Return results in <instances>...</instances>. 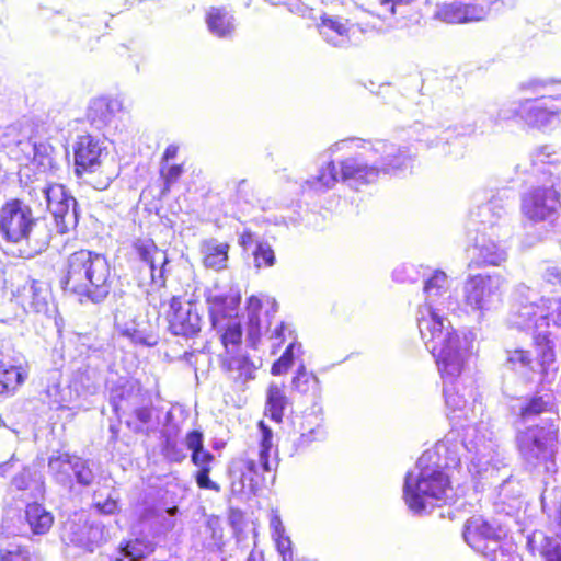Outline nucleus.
Here are the masks:
<instances>
[{
  "label": "nucleus",
  "instance_id": "f257e3e1",
  "mask_svg": "<svg viewBox=\"0 0 561 561\" xmlns=\"http://www.w3.org/2000/svg\"><path fill=\"white\" fill-rule=\"evenodd\" d=\"M439 339V335L436 336ZM430 343L427 351L435 358L444 382L446 408L454 413L453 419L460 422L465 431L461 437L451 430L436 445L425 450L417 459L414 469L407 472L403 483V499L409 510L416 515L428 512L434 501L447 497L450 491L449 470L460 465L465 453L471 454V462L479 474L500 471L505 467V458L493 440L488 424L478 420L477 410L482 412V403L473 398V389L466 385L465 369L468 350L463 340L444 344V340Z\"/></svg>",
  "mask_w": 561,
  "mask_h": 561
},
{
  "label": "nucleus",
  "instance_id": "f03ea898",
  "mask_svg": "<svg viewBox=\"0 0 561 561\" xmlns=\"http://www.w3.org/2000/svg\"><path fill=\"white\" fill-rule=\"evenodd\" d=\"M344 148H357L362 151L340 161L337 170L334 161H328L318 174L308 179L306 184L318 193L332 188L339 180L355 190L375 183L379 175L398 174L408 169L412 162V153L408 147H401L386 140L374 142L359 138L343 139L332 145L328 151L330 157Z\"/></svg>",
  "mask_w": 561,
  "mask_h": 561
},
{
  "label": "nucleus",
  "instance_id": "7ed1b4c3",
  "mask_svg": "<svg viewBox=\"0 0 561 561\" xmlns=\"http://www.w3.org/2000/svg\"><path fill=\"white\" fill-rule=\"evenodd\" d=\"M61 288L78 297L80 302H103L112 290L111 266L105 255L81 249L66 261Z\"/></svg>",
  "mask_w": 561,
  "mask_h": 561
},
{
  "label": "nucleus",
  "instance_id": "20e7f679",
  "mask_svg": "<svg viewBox=\"0 0 561 561\" xmlns=\"http://www.w3.org/2000/svg\"><path fill=\"white\" fill-rule=\"evenodd\" d=\"M0 234L5 242L24 245L33 256L49 247L54 229L46 217H35L24 201L11 198L0 208Z\"/></svg>",
  "mask_w": 561,
  "mask_h": 561
},
{
  "label": "nucleus",
  "instance_id": "39448f33",
  "mask_svg": "<svg viewBox=\"0 0 561 561\" xmlns=\"http://www.w3.org/2000/svg\"><path fill=\"white\" fill-rule=\"evenodd\" d=\"M448 289L449 280L445 272L434 270L428 275H424L425 301L417 312V325L426 347H430V343L435 344L437 335H439L438 340H444V344L462 341L444 316V310H448L451 304Z\"/></svg>",
  "mask_w": 561,
  "mask_h": 561
},
{
  "label": "nucleus",
  "instance_id": "423d86ee",
  "mask_svg": "<svg viewBox=\"0 0 561 561\" xmlns=\"http://www.w3.org/2000/svg\"><path fill=\"white\" fill-rule=\"evenodd\" d=\"M520 457L529 470L553 471L559 445V425L556 421L527 426L516 434Z\"/></svg>",
  "mask_w": 561,
  "mask_h": 561
},
{
  "label": "nucleus",
  "instance_id": "0eeeda50",
  "mask_svg": "<svg viewBox=\"0 0 561 561\" xmlns=\"http://www.w3.org/2000/svg\"><path fill=\"white\" fill-rule=\"evenodd\" d=\"M561 181L550 172V178L543 183L527 190L522 196L520 209L530 221L553 222L559 217L561 208Z\"/></svg>",
  "mask_w": 561,
  "mask_h": 561
},
{
  "label": "nucleus",
  "instance_id": "6e6552de",
  "mask_svg": "<svg viewBox=\"0 0 561 561\" xmlns=\"http://www.w3.org/2000/svg\"><path fill=\"white\" fill-rule=\"evenodd\" d=\"M513 192L508 188L497 191L488 202L470 211V220L478 225V232H496V237L511 238L513 230L508 222Z\"/></svg>",
  "mask_w": 561,
  "mask_h": 561
},
{
  "label": "nucleus",
  "instance_id": "1a4fd4ad",
  "mask_svg": "<svg viewBox=\"0 0 561 561\" xmlns=\"http://www.w3.org/2000/svg\"><path fill=\"white\" fill-rule=\"evenodd\" d=\"M41 192L45 198L46 209L51 215L58 234L75 230L79 222V205L71 192L62 184L47 183Z\"/></svg>",
  "mask_w": 561,
  "mask_h": 561
},
{
  "label": "nucleus",
  "instance_id": "9d476101",
  "mask_svg": "<svg viewBox=\"0 0 561 561\" xmlns=\"http://www.w3.org/2000/svg\"><path fill=\"white\" fill-rule=\"evenodd\" d=\"M540 309L539 293L525 284H518L513 291L507 322L519 331L540 332Z\"/></svg>",
  "mask_w": 561,
  "mask_h": 561
},
{
  "label": "nucleus",
  "instance_id": "9b49d317",
  "mask_svg": "<svg viewBox=\"0 0 561 561\" xmlns=\"http://www.w3.org/2000/svg\"><path fill=\"white\" fill-rule=\"evenodd\" d=\"M504 278L500 274H477L468 277L463 285V297L473 310H488L500 300Z\"/></svg>",
  "mask_w": 561,
  "mask_h": 561
},
{
  "label": "nucleus",
  "instance_id": "f8f14e48",
  "mask_svg": "<svg viewBox=\"0 0 561 561\" xmlns=\"http://www.w3.org/2000/svg\"><path fill=\"white\" fill-rule=\"evenodd\" d=\"M48 469L56 481L62 485L71 484L72 477L82 486L91 485L94 480L90 461L67 453L50 456Z\"/></svg>",
  "mask_w": 561,
  "mask_h": 561
},
{
  "label": "nucleus",
  "instance_id": "ddd939ff",
  "mask_svg": "<svg viewBox=\"0 0 561 561\" xmlns=\"http://www.w3.org/2000/svg\"><path fill=\"white\" fill-rule=\"evenodd\" d=\"M167 320L171 334L185 339L195 337L202 329V318L197 306L176 296L169 301Z\"/></svg>",
  "mask_w": 561,
  "mask_h": 561
},
{
  "label": "nucleus",
  "instance_id": "4468645a",
  "mask_svg": "<svg viewBox=\"0 0 561 561\" xmlns=\"http://www.w3.org/2000/svg\"><path fill=\"white\" fill-rule=\"evenodd\" d=\"M556 96L524 99V116L522 124L537 130H547L560 123L561 105Z\"/></svg>",
  "mask_w": 561,
  "mask_h": 561
},
{
  "label": "nucleus",
  "instance_id": "2eb2a0df",
  "mask_svg": "<svg viewBox=\"0 0 561 561\" xmlns=\"http://www.w3.org/2000/svg\"><path fill=\"white\" fill-rule=\"evenodd\" d=\"M73 171L77 178L92 174L100 170L105 151L103 141L85 134L77 137L73 146Z\"/></svg>",
  "mask_w": 561,
  "mask_h": 561
},
{
  "label": "nucleus",
  "instance_id": "dca6fc26",
  "mask_svg": "<svg viewBox=\"0 0 561 561\" xmlns=\"http://www.w3.org/2000/svg\"><path fill=\"white\" fill-rule=\"evenodd\" d=\"M507 239L496 237V232H478L472 247L471 264L477 266H500L506 262L508 257Z\"/></svg>",
  "mask_w": 561,
  "mask_h": 561
},
{
  "label": "nucleus",
  "instance_id": "f3484780",
  "mask_svg": "<svg viewBox=\"0 0 561 561\" xmlns=\"http://www.w3.org/2000/svg\"><path fill=\"white\" fill-rule=\"evenodd\" d=\"M115 327L121 335L129 339L136 345L154 346L159 337L154 325L146 316L123 313L115 316Z\"/></svg>",
  "mask_w": 561,
  "mask_h": 561
},
{
  "label": "nucleus",
  "instance_id": "a211bd4d",
  "mask_svg": "<svg viewBox=\"0 0 561 561\" xmlns=\"http://www.w3.org/2000/svg\"><path fill=\"white\" fill-rule=\"evenodd\" d=\"M318 30L322 38L334 47H346L355 44L354 36L362 32L358 24L350 23L348 20L323 13L320 18Z\"/></svg>",
  "mask_w": 561,
  "mask_h": 561
},
{
  "label": "nucleus",
  "instance_id": "6ab92c4d",
  "mask_svg": "<svg viewBox=\"0 0 561 561\" xmlns=\"http://www.w3.org/2000/svg\"><path fill=\"white\" fill-rule=\"evenodd\" d=\"M134 249L140 261L149 266L151 282L160 287L165 286L170 263L167 251L159 249L151 239L136 240Z\"/></svg>",
  "mask_w": 561,
  "mask_h": 561
},
{
  "label": "nucleus",
  "instance_id": "aec40b11",
  "mask_svg": "<svg viewBox=\"0 0 561 561\" xmlns=\"http://www.w3.org/2000/svg\"><path fill=\"white\" fill-rule=\"evenodd\" d=\"M462 537L472 549L482 553L491 545V541L502 539L503 530L494 527L481 516H472L465 524Z\"/></svg>",
  "mask_w": 561,
  "mask_h": 561
},
{
  "label": "nucleus",
  "instance_id": "412c9836",
  "mask_svg": "<svg viewBox=\"0 0 561 561\" xmlns=\"http://www.w3.org/2000/svg\"><path fill=\"white\" fill-rule=\"evenodd\" d=\"M221 368L239 388L255 379V371L257 370V366L247 354L232 351H228L221 356Z\"/></svg>",
  "mask_w": 561,
  "mask_h": 561
},
{
  "label": "nucleus",
  "instance_id": "4be33fe9",
  "mask_svg": "<svg viewBox=\"0 0 561 561\" xmlns=\"http://www.w3.org/2000/svg\"><path fill=\"white\" fill-rule=\"evenodd\" d=\"M123 110V101L118 98L101 96L90 102L87 119L98 130L110 125L115 115Z\"/></svg>",
  "mask_w": 561,
  "mask_h": 561
},
{
  "label": "nucleus",
  "instance_id": "5701e85b",
  "mask_svg": "<svg viewBox=\"0 0 561 561\" xmlns=\"http://www.w3.org/2000/svg\"><path fill=\"white\" fill-rule=\"evenodd\" d=\"M23 518L25 529H19L20 533L28 530L32 535H46L54 525V515L38 500L27 502Z\"/></svg>",
  "mask_w": 561,
  "mask_h": 561
},
{
  "label": "nucleus",
  "instance_id": "b1692460",
  "mask_svg": "<svg viewBox=\"0 0 561 561\" xmlns=\"http://www.w3.org/2000/svg\"><path fill=\"white\" fill-rule=\"evenodd\" d=\"M111 405L116 413H127L135 404L146 401L140 383L137 380H125L111 390Z\"/></svg>",
  "mask_w": 561,
  "mask_h": 561
},
{
  "label": "nucleus",
  "instance_id": "393cba45",
  "mask_svg": "<svg viewBox=\"0 0 561 561\" xmlns=\"http://www.w3.org/2000/svg\"><path fill=\"white\" fill-rule=\"evenodd\" d=\"M15 490L23 491L26 500H43L45 495V482L42 472L35 468L25 467L11 480Z\"/></svg>",
  "mask_w": 561,
  "mask_h": 561
},
{
  "label": "nucleus",
  "instance_id": "a878e982",
  "mask_svg": "<svg viewBox=\"0 0 561 561\" xmlns=\"http://www.w3.org/2000/svg\"><path fill=\"white\" fill-rule=\"evenodd\" d=\"M176 512V507L160 510L154 505H146L140 511L138 518L141 524L151 530L153 536H158L174 527L173 516Z\"/></svg>",
  "mask_w": 561,
  "mask_h": 561
},
{
  "label": "nucleus",
  "instance_id": "bb28decb",
  "mask_svg": "<svg viewBox=\"0 0 561 561\" xmlns=\"http://www.w3.org/2000/svg\"><path fill=\"white\" fill-rule=\"evenodd\" d=\"M24 302L36 313H45L48 311L50 289L46 282L30 279L23 287L21 293Z\"/></svg>",
  "mask_w": 561,
  "mask_h": 561
},
{
  "label": "nucleus",
  "instance_id": "cd10ccee",
  "mask_svg": "<svg viewBox=\"0 0 561 561\" xmlns=\"http://www.w3.org/2000/svg\"><path fill=\"white\" fill-rule=\"evenodd\" d=\"M528 545L543 561H561V540L558 537L535 531L529 537Z\"/></svg>",
  "mask_w": 561,
  "mask_h": 561
},
{
  "label": "nucleus",
  "instance_id": "c85d7f7f",
  "mask_svg": "<svg viewBox=\"0 0 561 561\" xmlns=\"http://www.w3.org/2000/svg\"><path fill=\"white\" fill-rule=\"evenodd\" d=\"M203 263L207 268L221 271L227 267L229 244L217 239L205 240L201 245Z\"/></svg>",
  "mask_w": 561,
  "mask_h": 561
},
{
  "label": "nucleus",
  "instance_id": "c756f323",
  "mask_svg": "<svg viewBox=\"0 0 561 561\" xmlns=\"http://www.w3.org/2000/svg\"><path fill=\"white\" fill-rule=\"evenodd\" d=\"M206 24L209 32L219 38L229 37L234 31V18L225 8H210L206 13Z\"/></svg>",
  "mask_w": 561,
  "mask_h": 561
},
{
  "label": "nucleus",
  "instance_id": "7c9ffc66",
  "mask_svg": "<svg viewBox=\"0 0 561 561\" xmlns=\"http://www.w3.org/2000/svg\"><path fill=\"white\" fill-rule=\"evenodd\" d=\"M289 404L283 385L271 382L266 390L265 414L276 423L283 421L284 412Z\"/></svg>",
  "mask_w": 561,
  "mask_h": 561
},
{
  "label": "nucleus",
  "instance_id": "2f4dec72",
  "mask_svg": "<svg viewBox=\"0 0 561 561\" xmlns=\"http://www.w3.org/2000/svg\"><path fill=\"white\" fill-rule=\"evenodd\" d=\"M533 162L543 175L548 174L550 178V172H552L560 178L561 151L553 146L545 145L537 148L533 153Z\"/></svg>",
  "mask_w": 561,
  "mask_h": 561
},
{
  "label": "nucleus",
  "instance_id": "473e14b6",
  "mask_svg": "<svg viewBox=\"0 0 561 561\" xmlns=\"http://www.w3.org/2000/svg\"><path fill=\"white\" fill-rule=\"evenodd\" d=\"M291 389L301 396H309L312 400L319 399L321 394L319 378L308 371L304 364L299 365L291 379Z\"/></svg>",
  "mask_w": 561,
  "mask_h": 561
},
{
  "label": "nucleus",
  "instance_id": "72a5a7b5",
  "mask_svg": "<svg viewBox=\"0 0 561 561\" xmlns=\"http://www.w3.org/2000/svg\"><path fill=\"white\" fill-rule=\"evenodd\" d=\"M206 304L213 328L219 329L220 323L230 317L237 302L233 299L229 300L224 294L208 293Z\"/></svg>",
  "mask_w": 561,
  "mask_h": 561
},
{
  "label": "nucleus",
  "instance_id": "f704fd0d",
  "mask_svg": "<svg viewBox=\"0 0 561 561\" xmlns=\"http://www.w3.org/2000/svg\"><path fill=\"white\" fill-rule=\"evenodd\" d=\"M551 408L552 402L548 394L527 397L518 408V420L524 424L529 423L541 413L550 411Z\"/></svg>",
  "mask_w": 561,
  "mask_h": 561
},
{
  "label": "nucleus",
  "instance_id": "c9c22d12",
  "mask_svg": "<svg viewBox=\"0 0 561 561\" xmlns=\"http://www.w3.org/2000/svg\"><path fill=\"white\" fill-rule=\"evenodd\" d=\"M259 430L261 434L259 450L260 467L263 469V471L271 472L277 466L276 457L271 459L274 436L273 431L263 421H260Z\"/></svg>",
  "mask_w": 561,
  "mask_h": 561
},
{
  "label": "nucleus",
  "instance_id": "e433bc0d",
  "mask_svg": "<svg viewBox=\"0 0 561 561\" xmlns=\"http://www.w3.org/2000/svg\"><path fill=\"white\" fill-rule=\"evenodd\" d=\"M446 131H439L433 126H426L416 122L411 126V136L419 142H423L426 148H435L439 145H447L448 140L443 137Z\"/></svg>",
  "mask_w": 561,
  "mask_h": 561
},
{
  "label": "nucleus",
  "instance_id": "4c0bfd02",
  "mask_svg": "<svg viewBox=\"0 0 561 561\" xmlns=\"http://www.w3.org/2000/svg\"><path fill=\"white\" fill-rule=\"evenodd\" d=\"M503 366L520 375H526L529 370H534L529 352L522 348L506 350Z\"/></svg>",
  "mask_w": 561,
  "mask_h": 561
},
{
  "label": "nucleus",
  "instance_id": "58836bf2",
  "mask_svg": "<svg viewBox=\"0 0 561 561\" xmlns=\"http://www.w3.org/2000/svg\"><path fill=\"white\" fill-rule=\"evenodd\" d=\"M26 375L22 367L9 365L0 368V396L12 393L25 381Z\"/></svg>",
  "mask_w": 561,
  "mask_h": 561
},
{
  "label": "nucleus",
  "instance_id": "ea45409f",
  "mask_svg": "<svg viewBox=\"0 0 561 561\" xmlns=\"http://www.w3.org/2000/svg\"><path fill=\"white\" fill-rule=\"evenodd\" d=\"M540 308L539 323L542 329L550 324L561 327V298L540 297Z\"/></svg>",
  "mask_w": 561,
  "mask_h": 561
},
{
  "label": "nucleus",
  "instance_id": "a19ab883",
  "mask_svg": "<svg viewBox=\"0 0 561 561\" xmlns=\"http://www.w3.org/2000/svg\"><path fill=\"white\" fill-rule=\"evenodd\" d=\"M524 99L507 100L499 105L495 114H491L495 123L516 122L522 123L524 116Z\"/></svg>",
  "mask_w": 561,
  "mask_h": 561
},
{
  "label": "nucleus",
  "instance_id": "79ce46f5",
  "mask_svg": "<svg viewBox=\"0 0 561 561\" xmlns=\"http://www.w3.org/2000/svg\"><path fill=\"white\" fill-rule=\"evenodd\" d=\"M0 561H38L28 547L20 542L4 541L0 543Z\"/></svg>",
  "mask_w": 561,
  "mask_h": 561
},
{
  "label": "nucleus",
  "instance_id": "37998d69",
  "mask_svg": "<svg viewBox=\"0 0 561 561\" xmlns=\"http://www.w3.org/2000/svg\"><path fill=\"white\" fill-rule=\"evenodd\" d=\"M490 561H519L516 548L512 542L501 540L491 541L488 549L482 552Z\"/></svg>",
  "mask_w": 561,
  "mask_h": 561
},
{
  "label": "nucleus",
  "instance_id": "c03bdc74",
  "mask_svg": "<svg viewBox=\"0 0 561 561\" xmlns=\"http://www.w3.org/2000/svg\"><path fill=\"white\" fill-rule=\"evenodd\" d=\"M534 340L538 347V357L540 360L541 373L546 375L556 356L553 351V343L548 339L546 332H538Z\"/></svg>",
  "mask_w": 561,
  "mask_h": 561
},
{
  "label": "nucleus",
  "instance_id": "a18cd8bd",
  "mask_svg": "<svg viewBox=\"0 0 561 561\" xmlns=\"http://www.w3.org/2000/svg\"><path fill=\"white\" fill-rule=\"evenodd\" d=\"M301 344L296 342V336L293 337V341L286 347L283 355L274 362L271 368V373L274 376H280L285 374L294 364L295 356L297 352H300Z\"/></svg>",
  "mask_w": 561,
  "mask_h": 561
},
{
  "label": "nucleus",
  "instance_id": "49530a36",
  "mask_svg": "<svg viewBox=\"0 0 561 561\" xmlns=\"http://www.w3.org/2000/svg\"><path fill=\"white\" fill-rule=\"evenodd\" d=\"M217 330H224L221 343L226 348V353H228V351L234 352V348H239L242 337V327L239 322L229 321L226 325L220 324Z\"/></svg>",
  "mask_w": 561,
  "mask_h": 561
},
{
  "label": "nucleus",
  "instance_id": "de8ad7c7",
  "mask_svg": "<svg viewBox=\"0 0 561 561\" xmlns=\"http://www.w3.org/2000/svg\"><path fill=\"white\" fill-rule=\"evenodd\" d=\"M127 413L133 414L139 424H133L131 421H127V426L136 433L144 431V425L148 424L152 417V404L146 398L140 404L133 405Z\"/></svg>",
  "mask_w": 561,
  "mask_h": 561
},
{
  "label": "nucleus",
  "instance_id": "09e8293b",
  "mask_svg": "<svg viewBox=\"0 0 561 561\" xmlns=\"http://www.w3.org/2000/svg\"><path fill=\"white\" fill-rule=\"evenodd\" d=\"M413 1L414 0H375L371 3L374 7L373 13L380 19L387 20Z\"/></svg>",
  "mask_w": 561,
  "mask_h": 561
},
{
  "label": "nucleus",
  "instance_id": "8fccbe9b",
  "mask_svg": "<svg viewBox=\"0 0 561 561\" xmlns=\"http://www.w3.org/2000/svg\"><path fill=\"white\" fill-rule=\"evenodd\" d=\"M327 438V431L323 426V417L316 416L314 427L309 432H301L294 445L297 449L307 448L313 442H322Z\"/></svg>",
  "mask_w": 561,
  "mask_h": 561
},
{
  "label": "nucleus",
  "instance_id": "3c124183",
  "mask_svg": "<svg viewBox=\"0 0 561 561\" xmlns=\"http://www.w3.org/2000/svg\"><path fill=\"white\" fill-rule=\"evenodd\" d=\"M154 547L149 541L140 539L131 540L126 542L122 547V553L129 561H140L153 551Z\"/></svg>",
  "mask_w": 561,
  "mask_h": 561
},
{
  "label": "nucleus",
  "instance_id": "603ef678",
  "mask_svg": "<svg viewBox=\"0 0 561 561\" xmlns=\"http://www.w3.org/2000/svg\"><path fill=\"white\" fill-rule=\"evenodd\" d=\"M252 254L254 259V266L257 270L263 267H272L276 263L275 252L271 244L266 241H256Z\"/></svg>",
  "mask_w": 561,
  "mask_h": 561
},
{
  "label": "nucleus",
  "instance_id": "864d4df0",
  "mask_svg": "<svg viewBox=\"0 0 561 561\" xmlns=\"http://www.w3.org/2000/svg\"><path fill=\"white\" fill-rule=\"evenodd\" d=\"M263 478L259 473V465L254 460H247L241 474L242 489L248 488L250 492L255 493Z\"/></svg>",
  "mask_w": 561,
  "mask_h": 561
},
{
  "label": "nucleus",
  "instance_id": "5fc2aeb1",
  "mask_svg": "<svg viewBox=\"0 0 561 561\" xmlns=\"http://www.w3.org/2000/svg\"><path fill=\"white\" fill-rule=\"evenodd\" d=\"M93 507L103 515H114L119 511L118 497L115 492H110L105 497L102 493L95 492L93 495Z\"/></svg>",
  "mask_w": 561,
  "mask_h": 561
},
{
  "label": "nucleus",
  "instance_id": "6e6d98bb",
  "mask_svg": "<svg viewBox=\"0 0 561 561\" xmlns=\"http://www.w3.org/2000/svg\"><path fill=\"white\" fill-rule=\"evenodd\" d=\"M436 16L447 23H462V2L454 1L438 8Z\"/></svg>",
  "mask_w": 561,
  "mask_h": 561
},
{
  "label": "nucleus",
  "instance_id": "4d7b16f0",
  "mask_svg": "<svg viewBox=\"0 0 561 561\" xmlns=\"http://www.w3.org/2000/svg\"><path fill=\"white\" fill-rule=\"evenodd\" d=\"M60 373L58 370H54L49 377V383L46 386L44 390L45 398L48 400L49 404H56V409L61 405L64 401L62 389L59 383Z\"/></svg>",
  "mask_w": 561,
  "mask_h": 561
},
{
  "label": "nucleus",
  "instance_id": "13d9d810",
  "mask_svg": "<svg viewBox=\"0 0 561 561\" xmlns=\"http://www.w3.org/2000/svg\"><path fill=\"white\" fill-rule=\"evenodd\" d=\"M161 453L169 462L181 463L186 458L184 449L170 436L162 443Z\"/></svg>",
  "mask_w": 561,
  "mask_h": 561
},
{
  "label": "nucleus",
  "instance_id": "bf43d9fd",
  "mask_svg": "<svg viewBox=\"0 0 561 561\" xmlns=\"http://www.w3.org/2000/svg\"><path fill=\"white\" fill-rule=\"evenodd\" d=\"M82 346H85L88 352L91 354L107 359L113 355L114 345L107 339H100L95 336L92 343L85 344L82 342Z\"/></svg>",
  "mask_w": 561,
  "mask_h": 561
},
{
  "label": "nucleus",
  "instance_id": "052dcab7",
  "mask_svg": "<svg viewBox=\"0 0 561 561\" xmlns=\"http://www.w3.org/2000/svg\"><path fill=\"white\" fill-rule=\"evenodd\" d=\"M184 173L182 164L163 165L160 169V175L164 181L163 192L170 191L171 186L178 182V180Z\"/></svg>",
  "mask_w": 561,
  "mask_h": 561
},
{
  "label": "nucleus",
  "instance_id": "680f3d73",
  "mask_svg": "<svg viewBox=\"0 0 561 561\" xmlns=\"http://www.w3.org/2000/svg\"><path fill=\"white\" fill-rule=\"evenodd\" d=\"M489 10L479 4L462 2V23L482 21L488 16Z\"/></svg>",
  "mask_w": 561,
  "mask_h": 561
},
{
  "label": "nucleus",
  "instance_id": "e2e57ef3",
  "mask_svg": "<svg viewBox=\"0 0 561 561\" xmlns=\"http://www.w3.org/2000/svg\"><path fill=\"white\" fill-rule=\"evenodd\" d=\"M275 540L276 549L282 557V561H293V543L290 538L285 533H279L273 537Z\"/></svg>",
  "mask_w": 561,
  "mask_h": 561
},
{
  "label": "nucleus",
  "instance_id": "0e129e2a",
  "mask_svg": "<svg viewBox=\"0 0 561 561\" xmlns=\"http://www.w3.org/2000/svg\"><path fill=\"white\" fill-rule=\"evenodd\" d=\"M209 473H210V468L198 469L195 474L196 484L201 489L213 490V491L219 492L220 491L219 484H217L209 478Z\"/></svg>",
  "mask_w": 561,
  "mask_h": 561
},
{
  "label": "nucleus",
  "instance_id": "69168bd1",
  "mask_svg": "<svg viewBox=\"0 0 561 561\" xmlns=\"http://www.w3.org/2000/svg\"><path fill=\"white\" fill-rule=\"evenodd\" d=\"M214 460V455L206 450L204 447L201 449L193 450L191 454V461L198 469L210 468V463Z\"/></svg>",
  "mask_w": 561,
  "mask_h": 561
},
{
  "label": "nucleus",
  "instance_id": "338daca9",
  "mask_svg": "<svg viewBox=\"0 0 561 561\" xmlns=\"http://www.w3.org/2000/svg\"><path fill=\"white\" fill-rule=\"evenodd\" d=\"M542 279L551 286H561V267L548 265L542 273Z\"/></svg>",
  "mask_w": 561,
  "mask_h": 561
},
{
  "label": "nucleus",
  "instance_id": "774afa93",
  "mask_svg": "<svg viewBox=\"0 0 561 561\" xmlns=\"http://www.w3.org/2000/svg\"><path fill=\"white\" fill-rule=\"evenodd\" d=\"M185 444L191 451L204 447V435L198 430L190 431L185 436Z\"/></svg>",
  "mask_w": 561,
  "mask_h": 561
}]
</instances>
